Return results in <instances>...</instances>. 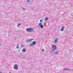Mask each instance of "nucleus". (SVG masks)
<instances>
[{
    "label": "nucleus",
    "instance_id": "nucleus-1",
    "mask_svg": "<svg viewBox=\"0 0 73 73\" xmlns=\"http://www.w3.org/2000/svg\"><path fill=\"white\" fill-rule=\"evenodd\" d=\"M56 49V46L54 45H52V50L54 51Z\"/></svg>",
    "mask_w": 73,
    "mask_h": 73
},
{
    "label": "nucleus",
    "instance_id": "nucleus-2",
    "mask_svg": "<svg viewBox=\"0 0 73 73\" xmlns=\"http://www.w3.org/2000/svg\"><path fill=\"white\" fill-rule=\"evenodd\" d=\"M39 27L40 28H43V25L41 23H39Z\"/></svg>",
    "mask_w": 73,
    "mask_h": 73
},
{
    "label": "nucleus",
    "instance_id": "nucleus-3",
    "mask_svg": "<svg viewBox=\"0 0 73 73\" xmlns=\"http://www.w3.org/2000/svg\"><path fill=\"white\" fill-rule=\"evenodd\" d=\"M13 68L14 69H15V70H17V69H18V66H17V64L15 65Z\"/></svg>",
    "mask_w": 73,
    "mask_h": 73
},
{
    "label": "nucleus",
    "instance_id": "nucleus-4",
    "mask_svg": "<svg viewBox=\"0 0 73 73\" xmlns=\"http://www.w3.org/2000/svg\"><path fill=\"white\" fill-rule=\"evenodd\" d=\"M33 40V39L27 40L26 41V42H27V43H29L30 42H31V40Z\"/></svg>",
    "mask_w": 73,
    "mask_h": 73
},
{
    "label": "nucleus",
    "instance_id": "nucleus-5",
    "mask_svg": "<svg viewBox=\"0 0 73 73\" xmlns=\"http://www.w3.org/2000/svg\"><path fill=\"white\" fill-rule=\"evenodd\" d=\"M31 28H29L28 29H27L26 31L27 32H31Z\"/></svg>",
    "mask_w": 73,
    "mask_h": 73
},
{
    "label": "nucleus",
    "instance_id": "nucleus-6",
    "mask_svg": "<svg viewBox=\"0 0 73 73\" xmlns=\"http://www.w3.org/2000/svg\"><path fill=\"white\" fill-rule=\"evenodd\" d=\"M64 28H65V26H63L62 27V28L61 29V31L62 32L64 31Z\"/></svg>",
    "mask_w": 73,
    "mask_h": 73
},
{
    "label": "nucleus",
    "instance_id": "nucleus-7",
    "mask_svg": "<svg viewBox=\"0 0 73 73\" xmlns=\"http://www.w3.org/2000/svg\"><path fill=\"white\" fill-rule=\"evenodd\" d=\"M69 70H70V69L69 68H66L63 69V70H65L66 71H68Z\"/></svg>",
    "mask_w": 73,
    "mask_h": 73
},
{
    "label": "nucleus",
    "instance_id": "nucleus-8",
    "mask_svg": "<svg viewBox=\"0 0 73 73\" xmlns=\"http://www.w3.org/2000/svg\"><path fill=\"white\" fill-rule=\"evenodd\" d=\"M57 41H58V39L57 38L56 39L54 40V42L55 43H57Z\"/></svg>",
    "mask_w": 73,
    "mask_h": 73
},
{
    "label": "nucleus",
    "instance_id": "nucleus-9",
    "mask_svg": "<svg viewBox=\"0 0 73 73\" xmlns=\"http://www.w3.org/2000/svg\"><path fill=\"white\" fill-rule=\"evenodd\" d=\"M22 51L23 52H25L26 51V49H25V48H23L22 50Z\"/></svg>",
    "mask_w": 73,
    "mask_h": 73
},
{
    "label": "nucleus",
    "instance_id": "nucleus-10",
    "mask_svg": "<svg viewBox=\"0 0 73 73\" xmlns=\"http://www.w3.org/2000/svg\"><path fill=\"white\" fill-rule=\"evenodd\" d=\"M36 41H33L32 42V44L33 45H36Z\"/></svg>",
    "mask_w": 73,
    "mask_h": 73
},
{
    "label": "nucleus",
    "instance_id": "nucleus-11",
    "mask_svg": "<svg viewBox=\"0 0 73 73\" xmlns=\"http://www.w3.org/2000/svg\"><path fill=\"white\" fill-rule=\"evenodd\" d=\"M48 18L46 17L44 19V21H48Z\"/></svg>",
    "mask_w": 73,
    "mask_h": 73
},
{
    "label": "nucleus",
    "instance_id": "nucleus-12",
    "mask_svg": "<svg viewBox=\"0 0 73 73\" xmlns=\"http://www.w3.org/2000/svg\"><path fill=\"white\" fill-rule=\"evenodd\" d=\"M54 54L57 55L58 54V52L57 51H56L54 52Z\"/></svg>",
    "mask_w": 73,
    "mask_h": 73
},
{
    "label": "nucleus",
    "instance_id": "nucleus-13",
    "mask_svg": "<svg viewBox=\"0 0 73 73\" xmlns=\"http://www.w3.org/2000/svg\"><path fill=\"white\" fill-rule=\"evenodd\" d=\"M20 46L21 47V48H24V45L22 44H20Z\"/></svg>",
    "mask_w": 73,
    "mask_h": 73
},
{
    "label": "nucleus",
    "instance_id": "nucleus-14",
    "mask_svg": "<svg viewBox=\"0 0 73 73\" xmlns=\"http://www.w3.org/2000/svg\"><path fill=\"white\" fill-rule=\"evenodd\" d=\"M30 46H33V44L32 43H31L30 44Z\"/></svg>",
    "mask_w": 73,
    "mask_h": 73
},
{
    "label": "nucleus",
    "instance_id": "nucleus-15",
    "mask_svg": "<svg viewBox=\"0 0 73 73\" xmlns=\"http://www.w3.org/2000/svg\"><path fill=\"white\" fill-rule=\"evenodd\" d=\"M27 1L28 3H29L31 2L30 0H27Z\"/></svg>",
    "mask_w": 73,
    "mask_h": 73
},
{
    "label": "nucleus",
    "instance_id": "nucleus-16",
    "mask_svg": "<svg viewBox=\"0 0 73 73\" xmlns=\"http://www.w3.org/2000/svg\"><path fill=\"white\" fill-rule=\"evenodd\" d=\"M34 31V30L32 29L31 28V32H33Z\"/></svg>",
    "mask_w": 73,
    "mask_h": 73
},
{
    "label": "nucleus",
    "instance_id": "nucleus-17",
    "mask_svg": "<svg viewBox=\"0 0 73 73\" xmlns=\"http://www.w3.org/2000/svg\"><path fill=\"white\" fill-rule=\"evenodd\" d=\"M19 44H18L17 46V48H19Z\"/></svg>",
    "mask_w": 73,
    "mask_h": 73
},
{
    "label": "nucleus",
    "instance_id": "nucleus-18",
    "mask_svg": "<svg viewBox=\"0 0 73 73\" xmlns=\"http://www.w3.org/2000/svg\"><path fill=\"white\" fill-rule=\"evenodd\" d=\"M42 21H43L42 19H41L40 20V23H42Z\"/></svg>",
    "mask_w": 73,
    "mask_h": 73
},
{
    "label": "nucleus",
    "instance_id": "nucleus-19",
    "mask_svg": "<svg viewBox=\"0 0 73 73\" xmlns=\"http://www.w3.org/2000/svg\"><path fill=\"white\" fill-rule=\"evenodd\" d=\"M20 24H18L17 25V27H20Z\"/></svg>",
    "mask_w": 73,
    "mask_h": 73
},
{
    "label": "nucleus",
    "instance_id": "nucleus-20",
    "mask_svg": "<svg viewBox=\"0 0 73 73\" xmlns=\"http://www.w3.org/2000/svg\"><path fill=\"white\" fill-rule=\"evenodd\" d=\"M22 9H23V10H24V11H25V8H22Z\"/></svg>",
    "mask_w": 73,
    "mask_h": 73
},
{
    "label": "nucleus",
    "instance_id": "nucleus-21",
    "mask_svg": "<svg viewBox=\"0 0 73 73\" xmlns=\"http://www.w3.org/2000/svg\"><path fill=\"white\" fill-rule=\"evenodd\" d=\"M42 52H44V49H42Z\"/></svg>",
    "mask_w": 73,
    "mask_h": 73
},
{
    "label": "nucleus",
    "instance_id": "nucleus-22",
    "mask_svg": "<svg viewBox=\"0 0 73 73\" xmlns=\"http://www.w3.org/2000/svg\"><path fill=\"white\" fill-rule=\"evenodd\" d=\"M1 44H0V46H1Z\"/></svg>",
    "mask_w": 73,
    "mask_h": 73
},
{
    "label": "nucleus",
    "instance_id": "nucleus-23",
    "mask_svg": "<svg viewBox=\"0 0 73 73\" xmlns=\"http://www.w3.org/2000/svg\"><path fill=\"white\" fill-rule=\"evenodd\" d=\"M11 72H9V73H11Z\"/></svg>",
    "mask_w": 73,
    "mask_h": 73
},
{
    "label": "nucleus",
    "instance_id": "nucleus-24",
    "mask_svg": "<svg viewBox=\"0 0 73 73\" xmlns=\"http://www.w3.org/2000/svg\"><path fill=\"white\" fill-rule=\"evenodd\" d=\"M0 73H1V72H0Z\"/></svg>",
    "mask_w": 73,
    "mask_h": 73
}]
</instances>
